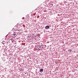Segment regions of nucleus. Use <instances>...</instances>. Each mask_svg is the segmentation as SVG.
Segmentation results:
<instances>
[{"instance_id": "39448f33", "label": "nucleus", "mask_w": 78, "mask_h": 78, "mask_svg": "<svg viewBox=\"0 0 78 78\" xmlns=\"http://www.w3.org/2000/svg\"><path fill=\"white\" fill-rule=\"evenodd\" d=\"M16 34H13V36H16Z\"/></svg>"}, {"instance_id": "423d86ee", "label": "nucleus", "mask_w": 78, "mask_h": 78, "mask_svg": "<svg viewBox=\"0 0 78 78\" xmlns=\"http://www.w3.org/2000/svg\"><path fill=\"white\" fill-rule=\"evenodd\" d=\"M64 3H67V2H66V1H65V2H64Z\"/></svg>"}, {"instance_id": "7ed1b4c3", "label": "nucleus", "mask_w": 78, "mask_h": 78, "mask_svg": "<svg viewBox=\"0 0 78 78\" xmlns=\"http://www.w3.org/2000/svg\"><path fill=\"white\" fill-rule=\"evenodd\" d=\"M44 70H43V69H41L40 70V72H43V71Z\"/></svg>"}, {"instance_id": "f03ea898", "label": "nucleus", "mask_w": 78, "mask_h": 78, "mask_svg": "<svg viewBox=\"0 0 78 78\" xmlns=\"http://www.w3.org/2000/svg\"><path fill=\"white\" fill-rule=\"evenodd\" d=\"M2 44L3 45H5V41H2Z\"/></svg>"}, {"instance_id": "20e7f679", "label": "nucleus", "mask_w": 78, "mask_h": 78, "mask_svg": "<svg viewBox=\"0 0 78 78\" xmlns=\"http://www.w3.org/2000/svg\"><path fill=\"white\" fill-rule=\"evenodd\" d=\"M69 52H71V51H72V50L69 49Z\"/></svg>"}, {"instance_id": "f257e3e1", "label": "nucleus", "mask_w": 78, "mask_h": 78, "mask_svg": "<svg viewBox=\"0 0 78 78\" xmlns=\"http://www.w3.org/2000/svg\"><path fill=\"white\" fill-rule=\"evenodd\" d=\"M50 28V26H47L45 27V29H46L47 30H48V28Z\"/></svg>"}]
</instances>
